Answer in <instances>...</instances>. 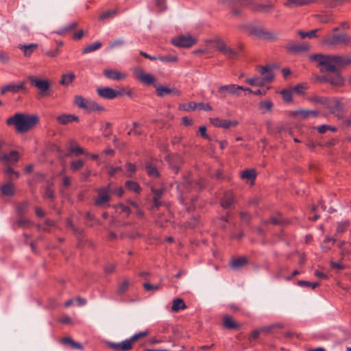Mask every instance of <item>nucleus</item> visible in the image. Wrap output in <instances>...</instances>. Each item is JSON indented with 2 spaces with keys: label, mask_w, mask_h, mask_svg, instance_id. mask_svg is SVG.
<instances>
[{
  "label": "nucleus",
  "mask_w": 351,
  "mask_h": 351,
  "mask_svg": "<svg viewBox=\"0 0 351 351\" xmlns=\"http://www.w3.org/2000/svg\"><path fill=\"white\" fill-rule=\"evenodd\" d=\"M125 44V41L122 38H119V39H117L114 41H112L110 44V47L111 49H113V48H116V47H121L123 46V45Z\"/></svg>",
  "instance_id": "obj_60"
},
{
  "label": "nucleus",
  "mask_w": 351,
  "mask_h": 351,
  "mask_svg": "<svg viewBox=\"0 0 351 351\" xmlns=\"http://www.w3.org/2000/svg\"><path fill=\"white\" fill-rule=\"evenodd\" d=\"M28 206H29V203L27 202H26V201L23 202L19 204L16 206L17 214L20 217H23L24 215H25L27 213Z\"/></svg>",
  "instance_id": "obj_38"
},
{
  "label": "nucleus",
  "mask_w": 351,
  "mask_h": 351,
  "mask_svg": "<svg viewBox=\"0 0 351 351\" xmlns=\"http://www.w3.org/2000/svg\"><path fill=\"white\" fill-rule=\"evenodd\" d=\"M350 223L348 221L341 222L337 225L336 233L337 234H342L343 233L347 228L349 226Z\"/></svg>",
  "instance_id": "obj_52"
},
{
  "label": "nucleus",
  "mask_w": 351,
  "mask_h": 351,
  "mask_svg": "<svg viewBox=\"0 0 351 351\" xmlns=\"http://www.w3.org/2000/svg\"><path fill=\"white\" fill-rule=\"evenodd\" d=\"M44 197L49 199H53L54 198L53 191L49 185H48L45 189Z\"/></svg>",
  "instance_id": "obj_61"
},
{
  "label": "nucleus",
  "mask_w": 351,
  "mask_h": 351,
  "mask_svg": "<svg viewBox=\"0 0 351 351\" xmlns=\"http://www.w3.org/2000/svg\"><path fill=\"white\" fill-rule=\"evenodd\" d=\"M128 287H129L128 281L124 280L118 287V289H117L118 293L121 294V295L127 291Z\"/></svg>",
  "instance_id": "obj_54"
},
{
  "label": "nucleus",
  "mask_w": 351,
  "mask_h": 351,
  "mask_svg": "<svg viewBox=\"0 0 351 351\" xmlns=\"http://www.w3.org/2000/svg\"><path fill=\"white\" fill-rule=\"evenodd\" d=\"M240 217L243 223H249L251 221V215L247 212H241Z\"/></svg>",
  "instance_id": "obj_59"
},
{
  "label": "nucleus",
  "mask_w": 351,
  "mask_h": 351,
  "mask_svg": "<svg viewBox=\"0 0 351 351\" xmlns=\"http://www.w3.org/2000/svg\"><path fill=\"white\" fill-rule=\"evenodd\" d=\"M248 263V260L245 256L234 258L229 262L230 267L234 269L238 270L243 267Z\"/></svg>",
  "instance_id": "obj_20"
},
{
  "label": "nucleus",
  "mask_w": 351,
  "mask_h": 351,
  "mask_svg": "<svg viewBox=\"0 0 351 351\" xmlns=\"http://www.w3.org/2000/svg\"><path fill=\"white\" fill-rule=\"evenodd\" d=\"M256 70L258 71L261 75H263L261 79L264 84L270 83L273 81L274 78V75L273 73V66H256Z\"/></svg>",
  "instance_id": "obj_9"
},
{
  "label": "nucleus",
  "mask_w": 351,
  "mask_h": 351,
  "mask_svg": "<svg viewBox=\"0 0 351 351\" xmlns=\"http://www.w3.org/2000/svg\"><path fill=\"white\" fill-rule=\"evenodd\" d=\"M26 89L25 86V82H22L18 84H9L5 85L1 88V93L2 95L5 94L8 92L12 93H19L20 90H25Z\"/></svg>",
  "instance_id": "obj_16"
},
{
  "label": "nucleus",
  "mask_w": 351,
  "mask_h": 351,
  "mask_svg": "<svg viewBox=\"0 0 351 351\" xmlns=\"http://www.w3.org/2000/svg\"><path fill=\"white\" fill-rule=\"evenodd\" d=\"M143 287L147 291H157V290L160 289V285H153L150 284L149 282H145L143 284Z\"/></svg>",
  "instance_id": "obj_58"
},
{
  "label": "nucleus",
  "mask_w": 351,
  "mask_h": 351,
  "mask_svg": "<svg viewBox=\"0 0 351 351\" xmlns=\"http://www.w3.org/2000/svg\"><path fill=\"white\" fill-rule=\"evenodd\" d=\"M349 38L346 34H333L324 38L323 45L337 46L346 45L349 43Z\"/></svg>",
  "instance_id": "obj_7"
},
{
  "label": "nucleus",
  "mask_w": 351,
  "mask_h": 351,
  "mask_svg": "<svg viewBox=\"0 0 351 351\" xmlns=\"http://www.w3.org/2000/svg\"><path fill=\"white\" fill-rule=\"evenodd\" d=\"M309 59L322 66L321 71L335 73L334 75H327L322 77V81L328 82L334 86H341L343 80L338 71L340 67L351 64V58L342 56L323 55L321 53L310 56Z\"/></svg>",
  "instance_id": "obj_1"
},
{
  "label": "nucleus",
  "mask_w": 351,
  "mask_h": 351,
  "mask_svg": "<svg viewBox=\"0 0 351 351\" xmlns=\"http://www.w3.org/2000/svg\"><path fill=\"white\" fill-rule=\"evenodd\" d=\"M115 207L117 208L121 209L122 212L125 213L127 214V216H129V215L131 213L130 208L123 204H119L117 205Z\"/></svg>",
  "instance_id": "obj_63"
},
{
  "label": "nucleus",
  "mask_w": 351,
  "mask_h": 351,
  "mask_svg": "<svg viewBox=\"0 0 351 351\" xmlns=\"http://www.w3.org/2000/svg\"><path fill=\"white\" fill-rule=\"evenodd\" d=\"M38 121L37 115L16 113L6 120V124L14 125L18 132L24 133L31 130Z\"/></svg>",
  "instance_id": "obj_3"
},
{
  "label": "nucleus",
  "mask_w": 351,
  "mask_h": 351,
  "mask_svg": "<svg viewBox=\"0 0 351 351\" xmlns=\"http://www.w3.org/2000/svg\"><path fill=\"white\" fill-rule=\"evenodd\" d=\"M281 95H282L283 100L285 102L289 103L292 101V93L291 90H282L281 91Z\"/></svg>",
  "instance_id": "obj_51"
},
{
  "label": "nucleus",
  "mask_w": 351,
  "mask_h": 351,
  "mask_svg": "<svg viewBox=\"0 0 351 351\" xmlns=\"http://www.w3.org/2000/svg\"><path fill=\"white\" fill-rule=\"evenodd\" d=\"M261 38L265 40H274L277 39V35L264 29Z\"/></svg>",
  "instance_id": "obj_50"
},
{
  "label": "nucleus",
  "mask_w": 351,
  "mask_h": 351,
  "mask_svg": "<svg viewBox=\"0 0 351 351\" xmlns=\"http://www.w3.org/2000/svg\"><path fill=\"white\" fill-rule=\"evenodd\" d=\"M330 113L340 117L343 112V106L341 101L337 98L328 99L326 106Z\"/></svg>",
  "instance_id": "obj_11"
},
{
  "label": "nucleus",
  "mask_w": 351,
  "mask_h": 351,
  "mask_svg": "<svg viewBox=\"0 0 351 351\" xmlns=\"http://www.w3.org/2000/svg\"><path fill=\"white\" fill-rule=\"evenodd\" d=\"M98 95L106 99H113L116 98L115 90L110 87H102L97 89Z\"/></svg>",
  "instance_id": "obj_19"
},
{
  "label": "nucleus",
  "mask_w": 351,
  "mask_h": 351,
  "mask_svg": "<svg viewBox=\"0 0 351 351\" xmlns=\"http://www.w3.org/2000/svg\"><path fill=\"white\" fill-rule=\"evenodd\" d=\"M104 110V106L99 105L95 101H88L86 111L88 112H101Z\"/></svg>",
  "instance_id": "obj_29"
},
{
  "label": "nucleus",
  "mask_w": 351,
  "mask_h": 351,
  "mask_svg": "<svg viewBox=\"0 0 351 351\" xmlns=\"http://www.w3.org/2000/svg\"><path fill=\"white\" fill-rule=\"evenodd\" d=\"M103 73L105 77L113 80H120L126 77L125 74L114 69H106Z\"/></svg>",
  "instance_id": "obj_23"
},
{
  "label": "nucleus",
  "mask_w": 351,
  "mask_h": 351,
  "mask_svg": "<svg viewBox=\"0 0 351 351\" xmlns=\"http://www.w3.org/2000/svg\"><path fill=\"white\" fill-rule=\"evenodd\" d=\"M256 177V172L255 169H245L241 173V178L246 180L247 182L254 184V180Z\"/></svg>",
  "instance_id": "obj_26"
},
{
  "label": "nucleus",
  "mask_w": 351,
  "mask_h": 351,
  "mask_svg": "<svg viewBox=\"0 0 351 351\" xmlns=\"http://www.w3.org/2000/svg\"><path fill=\"white\" fill-rule=\"evenodd\" d=\"M145 170L147 175L152 178H157L160 176V173L157 166L152 162H146Z\"/></svg>",
  "instance_id": "obj_25"
},
{
  "label": "nucleus",
  "mask_w": 351,
  "mask_h": 351,
  "mask_svg": "<svg viewBox=\"0 0 351 351\" xmlns=\"http://www.w3.org/2000/svg\"><path fill=\"white\" fill-rule=\"evenodd\" d=\"M1 193L5 196H12L14 193V185L11 183H7L1 186Z\"/></svg>",
  "instance_id": "obj_33"
},
{
  "label": "nucleus",
  "mask_w": 351,
  "mask_h": 351,
  "mask_svg": "<svg viewBox=\"0 0 351 351\" xmlns=\"http://www.w3.org/2000/svg\"><path fill=\"white\" fill-rule=\"evenodd\" d=\"M287 51L290 53H298L300 52H305L309 50L310 47L308 45L303 43H289L286 46Z\"/></svg>",
  "instance_id": "obj_15"
},
{
  "label": "nucleus",
  "mask_w": 351,
  "mask_h": 351,
  "mask_svg": "<svg viewBox=\"0 0 351 351\" xmlns=\"http://www.w3.org/2000/svg\"><path fill=\"white\" fill-rule=\"evenodd\" d=\"M223 326L227 330H238L241 328V324L228 315L223 316Z\"/></svg>",
  "instance_id": "obj_21"
},
{
  "label": "nucleus",
  "mask_w": 351,
  "mask_h": 351,
  "mask_svg": "<svg viewBox=\"0 0 351 351\" xmlns=\"http://www.w3.org/2000/svg\"><path fill=\"white\" fill-rule=\"evenodd\" d=\"M230 3L234 5L245 6L250 3V0H230Z\"/></svg>",
  "instance_id": "obj_62"
},
{
  "label": "nucleus",
  "mask_w": 351,
  "mask_h": 351,
  "mask_svg": "<svg viewBox=\"0 0 351 351\" xmlns=\"http://www.w3.org/2000/svg\"><path fill=\"white\" fill-rule=\"evenodd\" d=\"M204 186V181L202 178L197 180H191L190 178L186 177L182 183L177 185L178 189L180 191V196L179 197L180 202L183 205H186L189 202H191L192 206H194V201L195 197L189 196L186 193L192 191H199Z\"/></svg>",
  "instance_id": "obj_2"
},
{
  "label": "nucleus",
  "mask_w": 351,
  "mask_h": 351,
  "mask_svg": "<svg viewBox=\"0 0 351 351\" xmlns=\"http://www.w3.org/2000/svg\"><path fill=\"white\" fill-rule=\"evenodd\" d=\"M0 160L9 162H17L19 160V153L16 151H11L9 154L3 155Z\"/></svg>",
  "instance_id": "obj_32"
},
{
  "label": "nucleus",
  "mask_w": 351,
  "mask_h": 351,
  "mask_svg": "<svg viewBox=\"0 0 351 351\" xmlns=\"http://www.w3.org/2000/svg\"><path fill=\"white\" fill-rule=\"evenodd\" d=\"M307 88L308 86L306 83H300L293 88V91L298 94H302Z\"/></svg>",
  "instance_id": "obj_48"
},
{
  "label": "nucleus",
  "mask_w": 351,
  "mask_h": 351,
  "mask_svg": "<svg viewBox=\"0 0 351 351\" xmlns=\"http://www.w3.org/2000/svg\"><path fill=\"white\" fill-rule=\"evenodd\" d=\"M236 202V195L232 190L225 191L221 198V206L224 209H230Z\"/></svg>",
  "instance_id": "obj_12"
},
{
  "label": "nucleus",
  "mask_w": 351,
  "mask_h": 351,
  "mask_svg": "<svg viewBox=\"0 0 351 351\" xmlns=\"http://www.w3.org/2000/svg\"><path fill=\"white\" fill-rule=\"evenodd\" d=\"M246 83L249 84L251 86H265L263 82L262 81L261 77H255L252 78H248L246 79Z\"/></svg>",
  "instance_id": "obj_46"
},
{
  "label": "nucleus",
  "mask_w": 351,
  "mask_h": 351,
  "mask_svg": "<svg viewBox=\"0 0 351 351\" xmlns=\"http://www.w3.org/2000/svg\"><path fill=\"white\" fill-rule=\"evenodd\" d=\"M159 60L164 62H176L178 58L175 56H159Z\"/></svg>",
  "instance_id": "obj_53"
},
{
  "label": "nucleus",
  "mask_w": 351,
  "mask_h": 351,
  "mask_svg": "<svg viewBox=\"0 0 351 351\" xmlns=\"http://www.w3.org/2000/svg\"><path fill=\"white\" fill-rule=\"evenodd\" d=\"M186 308V306L182 299L176 298L173 300L171 311L173 312H178L180 310Z\"/></svg>",
  "instance_id": "obj_30"
},
{
  "label": "nucleus",
  "mask_w": 351,
  "mask_h": 351,
  "mask_svg": "<svg viewBox=\"0 0 351 351\" xmlns=\"http://www.w3.org/2000/svg\"><path fill=\"white\" fill-rule=\"evenodd\" d=\"M156 90L157 95L160 97H163L167 95H174L180 96L181 93L176 88H168L162 85H154Z\"/></svg>",
  "instance_id": "obj_14"
},
{
  "label": "nucleus",
  "mask_w": 351,
  "mask_h": 351,
  "mask_svg": "<svg viewBox=\"0 0 351 351\" xmlns=\"http://www.w3.org/2000/svg\"><path fill=\"white\" fill-rule=\"evenodd\" d=\"M269 328H263L262 329H258V330H253L249 337L250 341L255 340V339H258L261 331L267 332V331H269Z\"/></svg>",
  "instance_id": "obj_49"
},
{
  "label": "nucleus",
  "mask_w": 351,
  "mask_h": 351,
  "mask_svg": "<svg viewBox=\"0 0 351 351\" xmlns=\"http://www.w3.org/2000/svg\"><path fill=\"white\" fill-rule=\"evenodd\" d=\"M75 78V75L73 72L65 73L62 75L60 84L63 86H68L71 84Z\"/></svg>",
  "instance_id": "obj_31"
},
{
  "label": "nucleus",
  "mask_w": 351,
  "mask_h": 351,
  "mask_svg": "<svg viewBox=\"0 0 351 351\" xmlns=\"http://www.w3.org/2000/svg\"><path fill=\"white\" fill-rule=\"evenodd\" d=\"M272 8L271 4H258L252 7L253 10L261 12H268Z\"/></svg>",
  "instance_id": "obj_39"
},
{
  "label": "nucleus",
  "mask_w": 351,
  "mask_h": 351,
  "mask_svg": "<svg viewBox=\"0 0 351 351\" xmlns=\"http://www.w3.org/2000/svg\"><path fill=\"white\" fill-rule=\"evenodd\" d=\"M117 14H118V12L117 10H110L106 11L99 16V20L104 21V20L108 19L110 18H112V17L115 16Z\"/></svg>",
  "instance_id": "obj_45"
},
{
  "label": "nucleus",
  "mask_w": 351,
  "mask_h": 351,
  "mask_svg": "<svg viewBox=\"0 0 351 351\" xmlns=\"http://www.w3.org/2000/svg\"><path fill=\"white\" fill-rule=\"evenodd\" d=\"M336 241V239L333 237H326L322 244V248L324 251H328L331 248V245H329L330 242H332L333 245Z\"/></svg>",
  "instance_id": "obj_43"
},
{
  "label": "nucleus",
  "mask_w": 351,
  "mask_h": 351,
  "mask_svg": "<svg viewBox=\"0 0 351 351\" xmlns=\"http://www.w3.org/2000/svg\"><path fill=\"white\" fill-rule=\"evenodd\" d=\"M69 152L71 154H74L76 156H79L84 154V149L78 145L73 146L69 148Z\"/></svg>",
  "instance_id": "obj_56"
},
{
  "label": "nucleus",
  "mask_w": 351,
  "mask_h": 351,
  "mask_svg": "<svg viewBox=\"0 0 351 351\" xmlns=\"http://www.w3.org/2000/svg\"><path fill=\"white\" fill-rule=\"evenodd\" d=\"M319 29H312V30H311L308 32H302V31H298V34L302 38H305L306 37H308L309 38H316L317 36V32H319Z\"/></svg>",
  "instance_id": "obj_40"
},
{
  "label": "nucleus",
  "mask_w": 351,
  "mask_h": 351,
  "mask_svg": "<svg viewBox=\"0 0 351 351\" xmlns=\"http://www.w3.org/2000/svg\"><path fill=\"white\" fill-rule=\"evenodd\" d=\"M88 101L81 95H76L74 99V104L81 109L86 110Z\"/></svg>",
  "instance_id": "obj_34"
},
{
  "label": "nucleus",
  "mask_w": 351,
  "mask_h": 351,
  "mask_svg": "<svg viewBox=\"0 0 351 351\" xmlns=\"http://www.w3.org/2000/svg\"><path fill=\"white\" fill-rule=\"evenodd\" d=\"M134 74L142 83L147 85L154 84L156 78L150 73H146L141 67H136L134 69Z\"/></svg>",
  "instance_id": "obj_10"
},
{
  "label": "nucleus",
  "mask_w": 351,
  "mask_h": 351,
  "mask_svg": "<svg viewBox=\"0 0 351 351\" xmlns=\"http://www.w3.org/2000/svg\"><path fill=\"white\" fill-rule=\"evenodd\" d=\"M293 115L300 116L303 119H306L311 116L317 117L318 115V112L317 110H298L294 111L293 112Z\"/></svg>",
  "instance_id": "obj_27"
},
{
  "label": "nucleus",
  "mask_w": 351,
  "mask_h": 351,
  "mask_svg": "<svg viewBox=\"0 0 351 351\" xmlns=\"http://www.w3.org/2000/svg\"><path fill=\"white\" fill-rule=\"evenodd\" d=\"M328 97H319V96H313L309 98V100L312 102L316 103V104H320L323 105L324 106H326V103L328 102Z\"/></svg>",
  "instance_id": "obj_47"
},
{
  "label": "nucleus",
  "mask_w": 351,
  "mask_h": 351,
  "mask_svg": "<svg viewBox=\"0 0 351 351\" xmlns=\"http://www.w3.org/2000/svg\"><path fill=\"white\" fill-rule=\"evenodd\" d=\"M171 43L179 47H190L195 43V40L191 36H180L172 39Z\"/></svg>",
  "instance_id": "obj_13"
},
{
  "label": "nucleus",
  "mask_w": 351,
  "mask_h": 351,
  "mask_svg": "<svg viewBox=\"0 0 351 351\" xmlns=\"http://www.w3.org/2000/svg\"><path fill=\"white\" fill-rule=\"evenodd\" d=\"M239 125V121L237 120H221V128L228 129L230 128H234Z\"/></svg>",
  "instance_id": "obj_42"
},
{
  "label": "nucleus",
  "mask_w": 351,
  "mask_h": 351,
  "mask_svg": "<svg viewBox=\"0 0 351 351\" xmlns=\"http://www.w3.org/2000/svg\"><path fill=\"white\" fill-rule=\"evenodd\" d=\"M56 120L61 125H66L73 121H78L79 117L75 114H62L57 117Z\"/></svg>",
  "instance_id": "obj_22"
},
{
  "label": "nucleus",
  "mask_w": 351,
  "mask_h": 351,
  "mask_svg": "<svg viewBox=\"0 0 351 351\" xmlns=\"http://www.w3.org/2000/svg\"><path fill=\"white\" fill-rule=\"evenodd\" d=\"M101 46V43L99 41H96L93 43L92 44L86 46L82 50L83 53H88L93 52L98 49H99Z\"/></svg>",
  "instance_id": "obj_37"
},
{
  "label": "nucleus",
  "mask_w": 351,
  "mask_h": 351,
  "mask_svg": "<svg viewBox=\"0 0 351 351\" xmlns=\"http://www.w3.org/2000/svg\"><path fill=\"white\" fill-rule=\"evenodd\" d=\"M197 110L208 111L212 110V108L208 103L199 102L197 103Z\"/></svg>",
  "instance_id": "obj_57"
},
{
  "label": "nucleus",
  "mask_w": 351,
  "mask_h": 351,
  "mask_svg": "<svg viewBox=\"0 0 351 351\" xmlns=\"http://www.w3.org/2000/svg\"><path fill=\"white\" fill-rule=\"evenodd\" d=\"M84 162L82 160H76L70 162V169L73 171H76L82 168Z\"/></svg>",
  "instance_id": "obj_44"
},
{
  "label": "nucleus",
  "mask_w": 351,
  "mask_h": 351,
  "mask_svg": "<svg viewBox=\"0 0 351 351\" xmlns=\"http://www.w3.org/2000/svg\"><path fill=\"white\" fill-rule=\"evenodd\" d=\"M28 80L31 85L35 86L39 90L38 95L44 97L49 95L50 83L47 80L38 78L35 76H29Z\"/></svg>",
  "instance_id": "obj_6"
},
{
  "label": "nucleus",
  "mask_w": 351,
  "mask_h": 351,
  "mask_svg": "<svg viewBox=\"0 0 351 351\" xmlns=\"http://www.w3.org/2000/svg\"><path fill=\"white\" fill-rule=\"evenodd\" d=\"M110 192V184L107 186L98 189L97 190V197L95 199L94 204L99 208L110 206V204H108L109 201L110 200V196L109 195Z\"/></svg>",
  "instance_id": "obj_5"
},
{
  "label": "nucleus",
  "mask_w": 351,
  "mask_h": 351,
  "mask_svg": "<svg viewBox=\"0 0 351 351\" xmlns=\"http://www.w3.org/2000/svg\"><path fill=\"white\" fill-rule=\"evenodd\" d=\"M148 331H142L134 334L130 339H125L120 343L108 342L107 345L114 351H129L132 349V343L134 341L143 338L148 335Z\"/></svg>",
  "instance_id": "obj_4"
},
{
  "label": "nucleus",
  "mask_w": 351,
  "mask_h": 351,
  "mask_svg": "<svg viewBox=\"0 0 351 351\" xmlns=\"http://www.w3.org/2000/svg\"><path fill=\"white\" fill-rule=\"evenodd\" d=\"M316 0H286L283 5L288 8H296L315 2Z\"/></svg>",
  "instance_id": "obj_24"
},
{
  "label": "nucleus",
  "mask_w": 351,
  "mask_h": 351,
  "mask_svg": "<svg viewBox=\"0 0 351 351\" xmlns=\"http://www.w3.org/2000/svg\"><path fill=\"white\" fill-rule=\"evenodd\" d=\"M16 223L19 227L25 228L28 226L29 221L27 219L21 217V218L16 221Z\"/></svg>",
  "instance_id": "obj_64"
},
{
  "label": "nucleus",
  "mask_w": 351,
  "mask_h": 351,
  "mask_svg": "<svg viewBox=\"0 0 351 351\" xmlns=\"http://www.w3.org/2000/svg\"><path fill=\"white\" fill-rule=\"evenodd\" d=\"M248 91L252 92V90L249 88H245L241 86L235 84H228L226 86H221V98L225 97L228 94L233 95H239L240 91Z\"/></svg>",
  "instance_id": "obj_8"
},
{
  "label": "nucleus",
  "mask_w": 351,
  "mask_h": 351,
  "mask_svg": "<svg viewBox=\"0 0 351 351\" xmlns=\"http://www.w3.org/2000/svg\"><path fill=\"white\" fill-rule=\"evenodd\" d=\"M264 29L258 27L250 26L248 27V33L250 35L261 38Z\"/></svg>",
  "instance_id": "obj_41"
},
{
  "label": "nucleus",
  "mask_w": 351,
  "mask_h": 351,
  "mask_svg": "<svg viewBox=\"0 0 351 351\" xmlns=\"http://www.w3.org/2000/svg\"><path fill=\"white\" fill-rule=\"evenodd\" d=\"M261 110H271L273 107V103L271 101H264L259 104Z\"/></svg>",
  "instance_id": "obj_55"
},
{
  "label": "nucleus",
  "mask_w": 351,
  "mask_h": 351,
  "mask_svg": "<svg viewBox=\"0 0 351 351\" xmlns=\"http://www.w3.org/2000/svg\"><path fill=\"white\" fill-rule=\"evenodd\" d=\"M125 187L128 190L135 192L136 193H139L141 190L140 185L137 182L131 180L126 181Z\"/></svg>",
  "instance_id": "obj_35"
},
{
  "label": "nucleus",
  "mask_w": 351,
  "mask_h": 351,
  "mask_svg": "<svg viewBox=\"0 0 351 351\" xmlns=\"http://www.w3.org/2000/svg\"><path fill=\"white\" fill-rule=\"evenodd\" d=\"M78 23L76 21L71 22V23L68 24L67 25L64 26V27L58 29L56 33L59 35H63L67 32H70L71 30H73L76 28Z\"/></svg>",
  "instance_id": "obj_36"
},
{
  "label": "nucleus",
  "mask_w": 351,
  "mask_h": 351,
  "mask_svg": "<svg viewBox=\"0 0 351 351\" xmlns=\"http://www.w3.org/2000/svg\"><path fill=\"white\" fill-rule=\"evenodd\" d=\"M221 55L224 56L230 60H234L237 58V51L232 49L221 40Z\"/></svg>",
  "instance_id": "obj_18"
},
{
  "label": "nucleus",
  "mask_w": 351,
  "mask_h": 351,
  "mask_svg": "<svg viewBox=\"0 0 351 351\" xmlns=\"http://www.w3.org/2000/svg\"><path fill=\"white\" fill-rule=\"evenodd\" d=\"M37 47L38 45L34 43L29 45H20L19 46V48L23 51L24 56L26 57H29Z\"/></svg>",
  "instance_id": "obj_28"
},
{
  "label": "nucleus",
  "mask_w": 351,
  "mask_h": 351,
  "mask_svg": "<svg viewBox=\"0 0 351 351\" xmlns=\"http://www.w3.org/2000/svg\"><path fill=\"white\" fill-rule=\"evenodd\" d=\"M151 191L154 194L153 196V204L154 206L158 208L162 205V202L160 200L163 195L165 189L164 188H155L154 186L151 187Z\"/></svg>",
  "instance_id": "obj_17"
}]
</instances>
